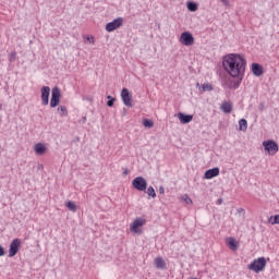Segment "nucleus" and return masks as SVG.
Instances as JSON below:
<instances>
[{"label": "nucleus", "instance_id": "1", "mask_svg": "<svg viewBox=\"0 0 279 279\" xmlns=\"http://www.w3.org/2000/svg\"><path fill=\"white\" fill-rule=\"evenodd\" d=\"M223 69L229 73L231 77H235L236 81L229 82V88L236 90L243 82V75H245V58L241 54L230 53L223 58Z\"/></svg>", "mask_w": 279, "mask_h": 279}, {"label": "nucleus", "instance_id": "2", "mask_svg": "<svg viewBox=\"0 0 279 279\" xmlns=\"http://www.w3.org/2000/svg\"><path fill=\"white\" fill-rule=\"evenodd\" d=\"M265 267H267V259L265 257L256 258L247 266V268L251 271H255V274H260Z\"/></svg>", "mask_w": 279, "mask_h": 279}, {"label": "nucleus", "instance_id": "3", "mask_svg": "<svg viewBox=\"0 0 279 279\" xmlns=\"http://www.w3.org/2000/svg\"><path fill=\"white\" fill-rule=\"evenodd\" d=\"M262 145L264 150L268 153V156H276L279 151L278 143L274 140L264 141Z\"/></svg>", "mask_w": 279, "mask_h": 279}, {"label": "nucleus", "instance_id": "4", "mask_svg": "<svg viewBox=\"0 0 279 279\" xmlns=\"http://www.w3.org/2000/svg\"><path fill=\"white\" fill-rule=\"evenodd\" d=\"M121 99H122V102L124 104V106H126V108L134 107V104L132 102V93H130V89L123 88L121 90Z\"/></svg>", "mask_w": 279, "mask_h": 279}, {"label": "nucleus", "instance_id": "5", "mask_svg": "<svg viewBox=\"0 0 279 279\" xmlns=\"http://www.w3.org/2000/svg\"><path fill=\"white\" fill-rule=\"evenodd\" d=\"M119 27H123V17H117L112 22L107 23L105 29L106 32H114L119 29Z\"/></svg>", "mask_w": 279, "mask_h": 279}, {"label": "nucleus", "instance_id": "6", "mask_svg": "<svg viewBox=\"0 0 279 279\" xmlns=\"http://www.w3.org/2000/svg\"><path fill=\"white\" fill-rule=\"evenodd\" d=\"M132 186L136 191H147V180L143 177H137L132 181Z\"/></svg>", "mask_w": 279, "mask_h": 279}, {"label": "nucleus", "instance_id": "7", "mask_svg": "<svg viewBox=\"0 0 279 279\" xmlns=\"http://www.w3.org/2000/svg\"><path fill=\"white\" fill-rule=\"evenodd\" d=\"M181 45H184L185 47H191L195 43V37H193V34L189 32H184L181 34L180 37Z\"/></svg>", "mask_w": 279, "mask_h": 279}, {"label": "nucleus", "instance_id": "8", "mask_svg": "<svg viewBox=\"0 0 279 279\" xmlns=\"http://www.w3.org/2000/svg\"><path fill=\"white\" fill-rule=\"evenodd\" d=\"M19 250H21V241L19 239H14L9 247V258H14V256L19 254Z\"/></svg>", "mask_w": 279, "mask_h": 279}, {"label": "nucleus", "instance_id": "9", "mask_svg": "<svg viewBox=\"0 0 279 279\" xmlns=\"http://www.w3.org/2000/svg\"><path fill=\"white\" fill-rule=\"evenodd\" d=\"M60 104V88L54 87L51 92L50 107L56 108Z\"/></svg>", "mask_w": 279, "mask_h": 279}, {"label": "nucleus", "instance_id": "10", "mask_svg": "<svg viewBox=\"0 0 279 279\" xmlns=\"http://www.w3.org/2000/svg\"><path fill=\"white\" fill-rule=\"evenodd\" d=\"M144 223H145V219L143 218L135 219L131 225V232H135V234H141L140 228H143Z\"/></svg>", "mask_w": 279, "mask_h": 279}, {"label": "nucleus", "instance_id": "11", "mask_svg": "<svg viewBox=\"0 0 279 279\" xmlns=\"http://www.w3.org/2000/svg\"><path fill=\"white\" fill-rule=\"evenodd\" d=\"M49 95H51V88L49 86L41 87V101L44 106H49Z\"/></svg>", "mask_w": 279, "mask_h": 279}, {"label": "nucleus", "instance_id": "12", "mask_svg": "<svg viewBox=\"0 0 279 279\" xmlns=\"http://www.w3.org/2000/svg\"><path fill=\"white\" fill-rule=\"evenodd\" d=\"M34 151L37 156H45L47 154V146L43 143H37L34 146Z\"/></svg>", "mask_w": 279, "mask_h": 279}, {"label": "nucleus", "instance_id": "13", "mask_svg": "<svg viewBox=\"0 0 279 279\" xmlns=\"http://www.w3.org/2000/svg\"><path fill=\"white\" fill-rule=\"evenodd\" d=\"M217 175H219V168H213V169H209L205 172V180H213V178H217Z\"/></svg>", "mask_w": 279, "mask_h": 279}, {"label": "nucleus", "instance_id": "14", "mask_svg": "<svg viewBox=\"0 0 279 279\" xmlns=\"http://www.w3.org/2000/svg\"><path fill=\"white\" fill-rule=\"evenodd\" d=\"M178 119H179L180 123H183V125H185L186 123H191V121H193V116L179 112Z\"/></svg>", "mask_w": 279, "mask_h": 279}, {"label": "nucleus", "instance_id": "15", "mask_svg": "<svg viewBox=\"0 0 279 279\" xmlns=\"http://www.w3.org/2000/svg\"><path fill=\"white\" fill-rule=\"evenodd\" d=\"M252 73L255 75V77H260L263 75V65L258 63H253L252 64Z\"/></svg>", "mask_w": 279, "mask_h": 279}, {"label": "nucleus", "instance_id": "16", "mask_svg": "<svg viewBox=\"0 0 279 279\" xmlns=\"http://www.w3.org/2000/svg\"><path fill=\"white\" fill-rule=\"evenodd\" d=\"M220 110H222L225 114H230L232 112V102L225 100L220 106Z\"/></svg>", "mask_w": 279, "mask_h": 279}, {"label": "nucleus", "instance_id": "17", "mask_svg": "<svg viewBox=\"0 0 279 279\" xmlns=\"http://www.w3.org/2000/svg\"><path fill=\"white\" fill-rule=\"evenodd\" d=\"M227 245H229V247H230V250H232V252H236L239 250V243L236 242V240L234 238L227 239Z\"/></svg>", "mask_w": 279, "mask_h": 279}, {"label": "nucleus", "instance_id": "18", "mask_svg": "<svg viewBox=\"0 0 279 279\" xmlns=\"http://www.w3.org/2000/svg\"><path fill=\"white\" fill-rule=\"evenodd\" d=\"M155 266L157 269H166L167 263H165V259L162 257L155 258Z\"/></svg>", "mask_w": 279, "mask_h": 279}, {"label": "nucleus", "instance_id": "19", "mask_svg": "<svg viewBox=\"0 0 279 279\" xmlns=\"http://www.w3.org/2000/svg\"><path fill=\"white\" fill-rule=\"evenodd\" d=\"M65 206L71 210V213H77V205H75V202L69 201L65 203Z\"/></svg>", "mask_w": 279, "mask_h": 279}, {"label": "nucleus", "instance_id": "20", "mask_svg": "<svg viewBox=\"0 0 279 279\" xmlns=\"http://www.w3.org/2000/svg\"><path fill=\"white\" fill-rule=\"evenodd\" d=\"M239 130H240V132H246L247 131V120L241 119L239 121Z\"/></svg>", "mask_w": 279, "mask_h": 279}, {"label": "nucleus", "instance_id": "21", "mask_svg": "<svg viewBox=\"0 0 279 279\" xmlns=\"http://www.w3.org/2000/svg\"><path fill=\"white\" fill-rule=\"evenodd\" d=\"M57 112L60 114V117H66L69 114V111L64 106H59Z\"/></svg>", "mask_w": 279, "mask_h": 279}, {"label": "nucleus", "instance_id": "22", "mask_svg": "<svg viewBox=\"0 0 279 279\" xmlns=\"http://www.w3.org/2000/svg\"><path fill=\"white\" fill-rule=\"evenodd\" d=\"M187 10L190 12H197V3H195V2H187Z\"/></svg>", "mask_w": 279, "mask_h": 279}, {"label": "nucleus", "instance_id": "23", "mask_svg": "<svg viewBox=\"0 0 279 279\" xmlns=\"http://www.w3.org/2000/svg\"><path fill=\"white\" fill-rule=\"evenodd\" d=\"M147 195H149V197H156V190H154V186H149L147 189Z\"/></svg>", "mask_w": 279, "mask_h": 279}, {"label": "nucleus", "instance_id": "24", "mask_svg": "<svg viewBox=\"0 0 279 279\" xmlns=\"http://www.w3.org/2000/svg\"><path fill=\"white\" fill-rule=\"evenodd\" d=\"M269 222L271 223V226H276V223H279V215L270 217Z\"/></svg>", "mask_w": 279, "mask_h": 279}, {"label": "nucleus", "instance_id": "25", "mask_svg": "<svg viewBox=\"0 0 279 279\" xmlns=\"http://www.w3.org/2000/svg\"><path fill=\"white\" fill-rule=\"evenodd\" d=\"M143 125H144V128H151L154 125V121H151L149 119H144Z\"/></svg>", "mask_w": 279, "mask_h": 279}, {"label": "nucleus", "instance_id": "26", "mask_svg": "<svg viewBox=\"0 0 279 279\" xmlns=\"http://www.w3.org/2000/svg\"><path fill=\"white\" fill-rule=\"evenodd\" d=\"M202 90H203V93H206V92H210V90H213V85H210V84H204L203 86H202Z\"/></svg>", "mask_w": 279, "mask_h": 279}, {"label": "nucleus", "instance_id": "27", "mask_svg": "<svg viewBox=\"0 0 279 279\" xmlns=\"http://www.w3.org/2000/svg\"><path fill=\"white\" fill-rule=\"evenodd\" d=\"M107 99H109V100L107 101V106H108L109 108H112V107L114 106L116 99L112 98V96H107Z\"/></svg>", "mask_w": 279, "mask_h": 279}, {"label": "nucleus", "instance_id": "28", "mask_svg": "<svg viewBox=\"0 0 279 279\" xmlns=\"http://www.w3.org/2000/svg\"><path fill=\"white\" fill-rule=\"evenodd\" d=\"M183 202H185V204H193V199H191V197H189V194H184L182 196Z\"/></svg>", "mask_w": 279, "mask_h": 279}, {"label": "nucleus", "instance_id": "29", "mask_svg": "<svg viewBox=\"0 0 279 279\" xmlns=\"http://www.w3.org/2000/svg\"><path fill=\"white\" fill-rule=\"evenodd\" d=\"M14 60H16V52H11V53L9 54V61H10V62H14Z\"/></svg>", "mask_w": 279, "mask_h": 279}, {"label": "nucleus", "instance_id": "30", "mask_svg": "<svg viewBox=\"0 0 279 279\" xmlns=\"http://www.w3.org/2000/svg\"><path fill=\"white\" fill-rule=\"evenodd\" d=\"M222 5H226V8H230V1L228 0H220Z\"/></svg>", "mask_w": 279, "mask_h": 279}, {"label": "nucleus", "instance_id": "31", "mask_svg": "<svg viewBox=\"0 0 279 279\" xmlns=\"http://www.w3.org/2000/svg\"><path fill=\"white\" fill-rule=\"evenodd\" d=\"M236 213H238L239 215L245 216V209H243V208H238V209H236Z\"/></svg>", "mask_w": 279, "mask_h": 279}, {"label": "nucleus", "instance_id": "32", "mask_svg": "<svg viewBox=\"0 0 279 279\" xmlns=\"http://www.w3.org/2000/svg\"><path fill=\"white\" fill-rule=\"evenodd\" d=\"M259 112H263L265 110V102H260L258 107Z\"/></svg>", "mask_w": 279, "mask_h": 279}, {"label": "nucleus", "instance_id": "33", "mask_svg": "<svg viewBox=\"0 0 279 279\" xmlns=\"http://www.w3.org/2000/svg\"><path fill=\"white\" fill-rule=\"evenodd\" d=\"M0 256H5V248L0 245Z\"/></svg>", "mask_w": 279, "mask_h": 279}, {"label": "nucleus", "instance_id": "34", "mask_svg": "<svg viewBox=\"0 0 279 279\" xmlns=\"http://www.w3.org/2000/svg\"><path fill=\"white\" fill-rule=\"evenodd\" d=\"M159 194L165 195V186L162 185L159 186Z\"/></svg>", "mask_w": 279, "mask_h": 279}, {"label": "nucleus", "instance_id": "35", "mask_svg": "<svg viewBox=\"0 0 279 279\" xmlns=\"http://www.w3.org/2000/svg\"><path fill=\"white\" fill-rule=\"evenodd\" d=\"M86 40H90V43L93 44V45H95V38L94 37H86Z\"/></svg>", "mask_w": 279, "mask_h": 279}, {"label": "nucleus", "instance_id": "36", "mask_svg": "<svg viewBox=\"0 0 279 279\" xmlns=\"http://www.w3.org/2000/svg\"><path fill=\"white\" fill-rule=\"evenodd\" d=\"M129 173H130V170L129 169H124L123 175H128Z\"/></svg>", "mask_w": 279, "mask_h": 279}, {"label": "nucleus", "instance_id": "37", "mask_svg": "<svg viewBox=\"0 0 279 279\" xmlns=\"http://www.w3.org/2000/svg\"><path fill=\"white\" fill-rule=\"evenodd\" d=\"M217 204L220 206V204H223V199L219 198V199L217 201Z\"/></svg>", "mask_w": 279, "mask_h": 279}, {"label": "nucleus", "instance_id": "38", "mask_svg": "<svg viewBox=\"0 0 279 279\" xmlns=\"http://www.w3.org/2000/svg\"><path fill=\"white\" fill-rule=\"evenodd\" d=\"M38 169H44V166L43 165H38Z\"/></svg>", "mask_w": 279, "mask_h": 279}, {"label": "nucleus", "instance_id": "39", "mask_svg": "<svg viewBox=\"0 0 279 279\" xmlns=\"http://www.w3.org/2000/svg\"><path fill=\"white\" fill-rule=\"evenodd\" d=\"M3 108V105L0 104V110Z\"/></svg>", "mask_w": 279, "mask_h": 279}]
</instances>
